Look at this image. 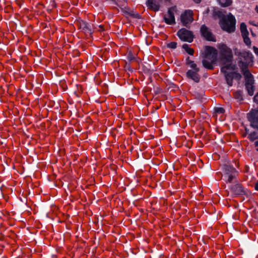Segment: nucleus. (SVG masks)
<instances>
[{"instance_id": "15", "label": "nucleus", "mask_w": 258, "mask_h": 258, "mask_svg": "<svg viewBox=\"0 0 258 258\" xmlns=\"http://www.w3.org/2000/svg\"><path fill=\"white\" fill-rule=\"evenodd\" d=\"M231 188L236 194H240L243 191V188L241 185L239 183H237L234 185Z\"/></svg>"}, {"instance_id": "13", "label": "nucleus", "mask_w": 258, "mask_h": 258, "mask_svg": "<svg viewBox=\"0 0 258 258\" xmlns=\"http://www.w3.org/2000/svg\"><path fill=\"white\" fill-rule=\"evenodd\" d=\"M79 27L85 33H87L90 34L93 33L91 25L85 21H82L80 22Z\"/></svg>"}, {"instance_id": "33", "label": "nucleus", "mask_w": 258, "mask_h": 258, "mask_svg": "<svg viewBox=\"0 0 258 258\" xmlns=\"http://www.w3.org/2000/svg\"><path fill=\"white\" fill-rule=\"evenodd\" d=\"M254 145L256 147H258V141H256L254 143Z\"/></svg>"}, {"instance_id": "27", "label": "nucleus", "mask_w": 258, "mask_h": 258, "mask_svg": "<svg viewBox=\"0 0 258 258\" xmlns=\"http://www.w3.org/2000/svg\"><path fill=\"white\" fill-rule=\"evenodd\" d=\"M127 58L130 61H132L134 59L135 57L132 53H129L127 55Z\"/></svg>"}, {"instance_id": "20", "label": "nucleus", "mask_w": 258, "mask_h": 258, "mask_svg": "<svg viewBox=\"0 0 258 258\" xmlns=\"http://www.w3.org/2000/svg\"><path fill=\"white\" fill-rule=\"evenodd\" d=\"M248 138L252 141H253L257 139L258 133L255 131L251 132L250 134H249Z\"/></svg>"}, {"instance_id": "8", "label": "nucleus", "mask_w": 258, "mask_h": 258, "mask_svg": "<svg viewBox=\"0 0 258 258\" xmlns=\"http://www.w3.org/2000/svg\"><path fill=\"white\" fill-rule=\"evenodd\" d=\"M223 172L224 175L228 177H236L238 175V172L230 165H224Z\"/></svg>"}, {"instance_id": "14", "label": "nucleus", "mask_w": 258, "mask_h": 258, "mask_svg": "<svg viewBox=\"0 0 258 258\" xmlns=\"http://www.w3.org/2000/svg\"><path fill=\"white\" fill-rule=\"evenodd\" d=\"M147 7L155 11H158L159 10L160 6L155 0H148L147 2Z\"/></svg>"}, {"instance_id": "21", "label": "nucleus", "mask_w": 258, "mask_h": 258, "mask_svg": "<svg viewBox=\"0 0 258 258\" xmlns=\"http://www.w3.org/2000/svg\"><path fill=\"white\" fill-rule=\"evenodd\" d=\"M128 15L132 16L133 18H137V19H140L141 16L137 13H135L132 10H130V12H128Z\"/></svg>"}, {"instance_id": "10", "label": "nucleus", "mask_w": 258, "mask_h": 258, "mask_svg": "<svg viewBox=\"0 0 258 258\" xmlns=\"http://www.w3.org/2000/svg\"><path fill=\"white\" fill-rule=\"evenodd\" d=\"M202 35L208 41H216V39L209 29L205 25H203L201 27Z\"/></svg>"}, {"instance_id": "34", "label": "nucleus", "mask_w": 258, "mask_h": 258, "mask_svg": "<svg viewBox=\"0 0 258 258\" xmlns=\"http://www.w3.org/2000/svg\"><path fill=\"white\" fill-rule=\"evenodd\" d=\"M256 12L258 13V6H256L255 9Z\"/></svg>"}, {"instance_id": "5", "label": "nucleus", "mask_w": 258, "mask_h": 258, "mask_svg": "<svg viewBox=\"0 0 258 258\" xmlns=\"http://www.w3.org/2000/svg\"><path fill=\"white\" fill-rule=\"evenodd\" d=\"M178 37L183 41L191 42L193 40L194 35L191 31L185 28L180 29L177 33Z\"/></svg>"}, {"instance_id": "36", "label": "nucleus", "mask_w": 258, "mask_h": 258, "mask_svg": "<svg viewBox=\"0 0 258 258\" xmlns=\"http://www.w3.org/2000/svg\"><path fill=\"white\" fill-rule=\"evenodd\" d=\"M256 150L258 151V147H256Z\"/></svg>"}, {"instance_id": "17", "label": "nucleus", "mask_w": 258, "mask_h": 258, "mask_svg": "<svg viewBox=\"0 0 258 258\" xmlns=\"http://www.w3.org/2000/svg\"><path fill=\"white\" fill-rule=\"evenodd\" d=\"M186 64L189 65L192 69H196L197 71L199 70V68L197 67V64L194 61L190 60L189 57H187L186 59Z\"/></svg>"}, {"instance_id": "25", "label": "nucleus", "mask_w": 258, "mask_h": 258, "mask_svg": "<svg viewBox=\"0 0 258 258\" xmlns=\"http://www.w3.org/2000/svg\"><path fill=\"white\" fill-rule=\"evenodd\" d=\"M235 97L238 100L240 101L242 100V97L240 91H237L235 93Z\"/></svg>"}, {"instance_id": "23", "label": "nucleus", "mask_w": 258, "mask_h": 258, "mask_svg": "<svg viewBox=\"0 0 258 258\" xmlns=\"http://www.w3.org/2000/svg\"><path fill=\"white\" fill-rule=\"evenodd\" d=\"M177 43L175 42H171L167 44V47L169 48L175 49L176 47Z\"/></svg>"}, {"instance_id": "3", "label": "nucleus", "mask_w": 258, "mask_h": 258, "mask_svg": "<svg viewBox=\"0 0 258 258\" xmlns=\"http://www.w3.org/2000/svg\"><path fill=\"white\" fill-rule=\"evenodd\" d=\"M203 55V66L206 69H213L214 67L213 64L216 62L217 58L216 49L211 46H206Z\"/></svg>"}, {"instance_id": "16", "label": "nucleus", "mask_w": 258, "mask_h": 258, "mask_svg": "<svg viewBox=\"0 0 258 258\" xmlns=\"http://www.w3.org/2000/svg\"><path fill=\"white\" fill-rule=\"evenodd\" d=\"M240 31L242 36H246V35H248L249 34V33L247 30L246 25L244 23H242L240 24Z\"/></svg>"}, {"instance_id": "29", "label": "nucleus", "mask_w": 258, "mask_h": 258, "mask_svg": "<svg viewBox=\"0 0 258 258\" xmlns=\"http://www.w3.org/2000/svg\"><path fill=\"white\" fill-rule=\"evenodd\" d=\"M249 23L253 26L258 27V22L256 24V23H254L253 21H250Z\"/></svg>"}, {"instance_id": "18", "label": "nucleus", "mask_w": 258, "mask_h": 258, "mask_svg": "<svg viewBox=\"0 0 258 258\" xmlns=\"http://www.w3.org/2000/svg\"><path fill=\"white\" fill-rule=\"evenodd\" d=\"M219 4L223 7H228L232 3V0H218Z\"/></svg>"}, {"instance_id": "2", "label": "nucleus", "mask_w": 258, "mask_h": 258, "mask_svg": "<svg viewBox=\"0 0 258 258\" xmlns=\"http://www.w3.org/2000/svg\"><path fill=\"white\" fill-rule=\"evenodd\" d=\"M221 55V61L224 65L221 69L222 73H226L227 70H234L236 66L232 64L233 55L231 50L225 44H220L219 46Z\"/></svg>"}, {"instance_id": "31", "label": "nucleus", "mask_w": 258, "mask_h": 258, "mask_svg": "<svg viewBox=\"0 0 258 258\" xmlns=\"http://www.w3.org/2000/svg\"><path fill=\"white\" fill-rule=\"evenodd\" d=\"M233 178H228L227 182L231 183L232 182V180Z\"/></svg>"}, {"instance_id": "19", "label": "nucleus", "mask_w": 258, "mask_h": 258, "mask_svg": "<svg viewBox=\"0 0 258 258\" xmlns=\"http://www.w3.org/2000/svg\"><path fill=\"white\" fill-rule=\"evenodd\" d=\"M182 48L186 51V52L190 54V55H193L194 50V49L189 48V46L187 44H184L182 45Z\"/></svg>"}, {"instance_id": "22", "label": "nucleus", "mask_w": 258, "mask_h": 258, "mask_svg": "<svg viewBox=\"0 0 258 258\" xmlns=\"http://www.w3.org/2000/svg\"><path fill=\"white\" fill-rule=\"evenodd\" d=\"M242 37L243 38L244 43L247 45H250L251 44V41L249 38L248 37V35H246V36H242Z\"/></svg>"}, {"instance_id": "26", "label": "nucleus", "mask_w": 258, "mask_h": 258, "mask_svg": "<svg viewBox=\"0 0 258 258\" xmlns=\"http://www.w3.org/2000/svg\"><path fill=\"white\" fill-rule=\"evenodd\" d=\"M121 10L124 14L128 15V12H130V10H131L128 8H121Z\"/></svg>"}, {"instance_id": "32", "label": "nucleus", "mask_w": 258, "mask_h": 258, "mask_svg": "<svg viewBox=\"0 0 258 258\" xmlns=\"http://www.w3.org/2000/svg\"><path fill=\"white\" fill-rule=\"evenodd\" d=\"M195 3L199 4L201 2V0H193Z\"/></svg>"}, {"instance_id": "35", "label": "nucleus", "mask_w": 258, "mask_h": 258, "mask_svg": "<svg viewBox=\"0 0 258 258\" xmlns=\"http://www.w3.org/2000/svg\"><path fill=\"white\" fill-rule=\"evenodd\" d=\"M99 27L101 28V29H102V25H100Z\"/></svg>"}, {"instance_id": "11", "label": "nucleus", "mask_w": 258, "mask_h": 258, "mask_svg": "<svg viewBox=\"0 0 258 258\" xmlns=\"http://www.w3.org/2000/svg\"><path fill=\"white\" fill-rule=\"evenodd\" d=\"M180 19L183 25L187 27V25L191 23L193 21L192 12L190 10H186L181 14Z\"/></svg>"}, {"instance_id": "28", "label": "nucleus", "mask_w": 258, "mask_h": 258, "mask_svg": "<svg viewBox=\"0 0 258 258\" xmlns=\"http://www.w3.org/2000/svg\"><path fill=\"white\" fill-rule=\"evenodd\" d=\"M253 51L254 52V53L257 55H258V48H257L255 46H253Z\"/></svg>"}, {"instance_id": "9", "label": "nucleus", "mask_w": 258, "mask_h": 258, "mask_svg": "<svg viewBox=\"0 0 258 258\" xmlns=\"http://www.w3.org/2000/svg\"><path fill=\"white\" fill-rule=\"evenodd\" d=\"M224 74V77L226 81L227 84L229 86H232L233 84V79H237L238 80L240 79L241 77L240 74L237 73L236 72H230L227 73V70L226 71V73H223Z\"/></svg>"}, {"instance_id": "24", "label": "nucleus", "mask_w": 258, "mask_h": 258, "mask_svg": "<svg viewBox=\"0 0 258 258\" xmlns=\"http://www.w3.org/2000/svg\"><path fill=\"white\" fill-rule=\"evenodd\" d=\"M215 111L217 113H223L225 112V109L222 107H216L214 109Z\"/></svg>"}, {"instance_id": "7", "label": "nucleus", "mask_w": 258, "mask_h": 258, "mask_svg": "<svg viewBox=\"0 0 258 258\" xmlns=\"http://www.w3.org/2000/svg\"><path fill=\"white\" fill-rule=\"evenodd\" d=\"M176 11V8L172 7L170 8L167 14H165L163 17L164 22L168 25H173L175 24V19L174 17V12Z\"/></svg>"}, {"instance_id": "30", "label": "nucleus", "mask_w": 258, "mask_h": 258, "mask_svg": "<svg viewBox=\"0 0 258 258\" xmlns=\"http://www.w3.org/2000/svg\"><path fill=\"white\" fill-rule=\"evenodd\" d=\"M254 188L256 190L258 191V180L256 182L255 184Z\"/></svg>"}, {"instance_id": "12", "label": "nucleus", "mask_w": 258, "mask_h": 258, "mask_svg": "<svg viewBox=\"0 0 258 258\" xmlns=\"http://www.w3.org/2000/svg\"><path fill=\"white\" fill-rule=\"evenodd\" d=\"M200 71V69L199 68V70L197 71L196 69L189 70L186 73V76L187 78L190 79L194 81L195 83H199L200 80V76L198 74Z\"/></svg>"}, {"instance_id": "4", "label": "nucleus", "mask_w": 258, "mask_h": 258, "mask_svg": "<svg viewBox=\"0 0 258 258\" xmlns=\"http://www.w3.org/2000/svg\"><path fill=\"white\" fill-rule=\"evenodd\" d=\"M241 72L245 77V87L250 96H252L254 94V79L252 75L251 74L248 69H246V67L245 64L242 63L241 66Z\"/></svg>"}, {"instance_id": "6", "label": "nucleus", "mask_w": 258, "mask_h": 258, "mask_svg": "<svg viewBox=\"0 0 258 258\" xmlns=\"http://www.w3.org/2000/svg\"><path fill=\"white\" fill-rule=\"evenodd\" d=\"M239 57L243 58L244 61L240 60L238 62V64L241 69V66L243 63L246 67V69H248V65L253 62V56L252 53L249 51H244L240 52L239 54Z\"/></svg>"}, {"instance_id": "1", "label": "nucleus", "mask_w": 258, "mask_h": 258, "mask_svg": "<svg viewBox=\"0 0 258 258\" xmlns=\"http://www.w3.org/2000/svg\"><path fill=\"white\" fill-rule=\"evenodd\" d=\"M214 16L220 19V25L222 29L228 32H234L235 30L236 19L231 13H229L226 16L224 12L215 10Z\"/></svg>"}, {"instance_id": "37", "label": "nucleus", "mask_w": 258, "mask_h": 258, "mask_svg": "<svg viewBox=\"0 0 258 258\" xmlns=\"http://www.w3.org/2000/svg\"><path fill=\"white\" fill-rule=\"evenodd\" d=\"M251 34L252 35H254V33H253L252 32H251Z\"/></svg>"}]
</instances>
